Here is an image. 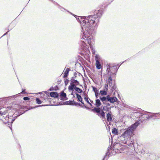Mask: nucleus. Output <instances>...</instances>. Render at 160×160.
<instances>
[{
    "instance_id": "nucleus-27",
    "label": "nucleus",
    "mask_w": 160,
    "mask_h": 160,
    "mask_svg": "<svg viewBox=\"0 0 160 160\" xmlns=\"http://www.w3.org/2000/svg\"><path fill=\"white\" fill-rule=\"evenodd\" d=\"M103 111H108L109 110L108 108V107L106 106H104L103 107Z\"/></svg>"
},
{
    "instance_id": "nucleus-31",
    "label": "nucleus",
    "mask_w": 160,
    "mask_h": 160,
    "mask_svg": "<svg viewBox=\"0 0 160 160\" xmlns=\"http://www.w3.org/2000/svg\"><path fill=\"white\" fill-rule=\"evenodd\" d=\"M84 99L85 100V101L88 103H89V102L88 100V98H87L86 97H85L84 98Z\"/></svg>"
},
{
    "instance_id": "nucleus-36",
    "label": "nucleus",
    "mask_w": 160,
    "mask_h": 160,
    "mask_svg": "<svg viewBox=\"0 0 160 160\" xmlns=\"http://www.w3.org/2000/svg\"><path fill=\"white\" fill-rule=\"evenodd\" d=\"M25 89H22V93H25L24 92L25 91Z\"/></svg>"
},
{
    "instance_id": "nucleus-17",
    "label": "nucleus",
    "mask_w": 160,
    "mask_h": 160,
    "mask_svg": "<svg viewBox=\"0 0 160 160\" xmlns=\"http://www.w3.org/2000/svg\"><path fill=\"white\" fill-rule=\"evenodd\" d=\"M50 96L51 97L57 98L58 97V94L56 92H52L50 93Z\"/></svg>"
},
{
    "instance_id": "nucleus-1",
    "label": "nucleus",
    "mask_w": 160,
    "mask_h": 160,
    "mask_svg": "<svg viewBox=\"0 0 160 160\" xmlns=\"http://www.w3.org/2000/svg\"><path fill=\"white\" fill-rule=\"evenodd\" d=\"M102 14V10H97L93 15L81 18L82 29L86 30L87 28L91 27L90 29L92 31V33L94 30L97 28L99 18L101 16Z\"/></svg>"
},
{
    "instance_id": "nucleus-11",
    "label": "nucleus",
    "mask_w": 160,
    "mask_h": 160,
    "mask_svg": "<svg viewBox=\"0 0 160 160\" xmlns=\"http://www.w3.org/2000/svg\"><path fill=\"white\" fill-rule=\"evenodd\" d=\"M70 83L71 84H72L74 86H76L77 85H79V83L78 81L73 78L71 79Z\"/></svg>"
},
{
    "instance_id": "nucleus-29",
    "label": "nucleus",
    "mask_w": 160,
    "mask_h": 160,
    "mask_svg": "<svg viewBox=\"0 0 160 160\" xmlns=\"http://www.w3.org/2000/svg\"><path fill=\"white\" fill-rule=\"evenodd\" d=\"M108 84H105V85L104 86V90H105L107 91L108 89Z\"/></svg>"
},
{
    "instance_id": "nucleus-43",
    "label": "nucleus",
    "mask_w": 160,
    "mask_h": 160,
    "mask_svg": "<svg viewBox=\"0 0 160 160\" xmlns=\"http://www.w3.org/2000/svg\"><path fill=\"white\" fill-rule=\"evenodd\" d=\"M90 102H91V103H93V101H91V100H90Z\"/></svg>"
},
{
    "instance_id": "nucleus-7",
    "label": "nucleus",
    "mask_w": 160,
    "mask_h": 160,
    "mask_svg": "<svg viewBox=\"0 0 160 160\" xmlns=\"http://www.w3.org/2000/svg\"><path fill=\"white\" fill-rule=\"evenodd\" d=\"M116 68L115 66L111 67L109 65H108L107 66V72L108 75H109L110 74H111L112 75H115V71L114 69H115V68Z\"/></svg>"
},
{
    "instance_id": "nucleus-42",
    "label": "nucleus",
    "mask_w": 160,
    "mask_h": 160,
    "mask_svg": "<svg viewBox=\"0 0 160 160\" xmlns=\"http://www.w3.org/2000/svg\"><path fill=\"white\" fill-rule=\"evenodd\" d=\"M64 10H65L64 9V8H62V9H61V10L62 11H64Z\"/></svg>"
},
{
    "instance_id": "nucleus-28",
    "label": "nucleus",
    "mask_w": 160,
    "mask_h": 160,
    "mask_svg": "<svg viewBox=\"0 0 160 160\" xmlns=\"http://www.w3.org/2000/svg\"><path fill=\"white\" fill-rule=\"evenodd\" d=\"M61 95L64 97V98H65L66 97V94L64 93L63 92H62L61 93Z\"/></svg>"
},
{
    "instance_id": "nucleus-9",
    "label": "nucleus",
    "mask_w": 160,
    "mask_h": 160,
    "mask_svg": "<svg viewBox=\"0 0 160 160\" xmlns=\"http://www.w3.org/2000/svg\"><path fill=\"white\" fill-rule=\"evenodd\" d=\"M108 101H109L111 103H114L117 102L118 99L115 97H110L109 95L107 96Z\"/></svg>"
},
{
    "instance_id": "nucleus-39",
    "label": "nucleus",
    "mask_w": 160,
    "mask_h": 160,
    "mask_svg": "<svg viewBox=\"0 0 160 160\" xmlns=\"http://www.w3.org/2000/svg\"><path fill=\"white\" fill-rule=\"evenodd\" d=\"M73 91H72V92L71 93V95H73Z\"/></svg>"
},
{
    "instance_id": "nucleus-15",
    "label": "nucleus",
    "mask_w": 160,
    "mask_h": 160,
    "mask_svg": "<svg viewBox=\"0 0 160 160\" xmlns=\"http://www.w3.org/2000/svg\"><path fill=\"white\" fill-rule=\"evenodd\" d=\"M102 62H95V66L97 69H100L102 68Z\"/></svg>"
},
{
    "instance_id": "nucleus-22",
    "label": "nucleus",
    "mask_w": 160,
    "mask_h": 160,
    "mask_svg": "<svg viewBox=\"0 0 160 160\" xmlns=\"http://www.w3.org/2000/svg\"><path fill=\"white\" fill-rule=\"evenodd\" d=\"M108 75L109 76V77L108 79V83H110V82H111L112 81V77H113V76H115V75H112L111 74H110V75Z\"/></svg>"
},
{
    "instance_id": "nucleus-12",
    "label": "nucleus",
    "mask_w": 160,
    "mask_h": 160,
    "mask_svg": "<svg viewBox=\"0 0 160 160\" xmlns=\"http://www.w3.org/2000/svg\"><path fill=\"white\" fill-rule=\"evenodd\" d=\"M70 70V69L69 68H65L63 72H64V75H63V77L64 78H66L67 77V76L68 75V73L69 72V71Z\"/></svg>"
},
{
    "instance_id": "nucleus-33",
    "label": "nucleus",
    "mask_w": 160,
    "mask_h": 160,
    "mask_svg": "<svg viewBox=\"0 0 160 160\" xmlns=\"http://www.w3.org/2000/svg\"><path fill=\"white\" fill-rule=\"evenodd\" d=\"M110 87H112V88H113V85L112 84V82H110V83H108Z\"/></svg>"
},
{
    "instance_id": "nucleus-48",
    "label": "nucleus",
    "mask_w": 160,
    "mask_h": 160,
    "mask_svg": "<svg viewBox=\"0 0 160 160\" xmlns=\"http://www.w3.org/2000/svg\"><path fill=\"white\" fill-rule=\"evenodd\" d=\"M49 90L51 91V89H49Z\"/></svg>"
},
{
    "instance_id": "nucleus-18",
    "label": "nucleus",
    "mask_w": 160,
    "mask_h": 160,
    "mask_svg": "<svg viewBox=\"0 0 160 160\" xmlns=\"http://www.w3.org/2000/svg\"><path fill=\"white\" fill-rule=\"evenodd\" d=\"M70 85L69 86L68 88V90L69 91H72L73 90V89H74L75 90V88L76 86H74L72 84H71V83H70Z\"/></svg>"
},
{
    "instance_id": "nucleus-21",
    "label": "nucleus",
    "mask_w": 160,
    "mask_h": 160,
    "mask_svg": "<svg viewBox=\"0 0 160 160\" xmlns=\"http://www.w3.org/2000/svg\"><path fill=\"white\" fill-rule=\"evenodd\" d=\"M100 99L102 101L104 102H106L108 101L107 96L106 97H100Z\"/></svg>"
},
{
    "instance_id": "nucleus-24",
    "label": "nucleus",
    "mask_w": 160,
    "mask_h": 160,
    "mask_svg": "<svg viewBox=\"0 0 160 160\" xmlns=\"http://www.w3.org/2000/svg\"><path fill=\"white\" fill-rule=\"evenodd\" d=\"M75 90L79 93H81L82 92V89L76 87L75 88Z\"/></svg>"
},
{
    "instance_id": "nucleus-6",
    "label": "nucleus",
    "mask_w": 160,
    "mask_h": 160,
    "mask_svg": "<svg viewBox=\"0 0 160 160\" xmlns=\"http://www.w3.org/2000/svg\"><path fill=\"white\" fill-rule=\"evenodd\" d=\"M92 111L93 112L97 113V115L100 118H105V113L102 110L101 112V108H94L92 110Z\"/></svg>"
},
{
    "instance_id": "nucleus-34",
    "label": "nucleus",
    "mask_w": 160,
    "mask_h": 160,
    "mask_svg": "<svg viewBox=\"0 0 160 160\" xmlns=\"http://www.w3.org/2000/svg\"><path fill=\"white\" fill-rule=\"evenodd\" d=\"M95 96H96V97L97 98L98 95V92H96V93H95Z\"/></svg>"
},
{
    "instance_id": "nucleus-20",
    "label": "nucleus",
    "mask_w": 160,
    "mask_h": 160,
    "mask_svg": "<svg viewBox=\"0 0 160 160\" xmlns=\"http://www.w3.org/2000/svg\"><path fill=\"white\" fill-rule=\"evenodd\" d=\"M125 147L124 146H122V147L119 150L117 151V152H118V153H122L123 152V151L125 149Z\"/></svg>"
},
{
    "instance_id": "nucleus-25",
    "label": "nucleus",
    "mask_w": 160,
    "mask_h": 160,
    "mask_svg": "<svg viewBox=\"0 0 160 160\" xmlns=\"http://www.w3.org/2000/svg\"><path fill=\"white\" fill-rule=\"evenodd\" d=\"M112 133L115 135H117L118 133V130L115 128H113L112 130Z\"/></svg>"
},
{
    "instance_id": "nucleus-35",
    "label": "nucleus",
    "mask_w": 160,
    "mask_h": 160,
    "mask_svg": "<svg viewBox=\"0 0 160 160\" xmlns=\"http://www.w3.org/2000/svg\"><path fill=\"white\" fill-rule=\"evenodd\" d=\"M107 154H108V152H107L106 153V154L105 155V156H104V157L102 160H104L105 159V158L107 156Z\"/></svg>"
},
{
    "instance_id": "nucleus-5",
    "label": "nucleus",
    "mask_w": 160,
    "mask_h": 160,
    "mask_svg": "<svg viewBox=\"0 0 160 160\" xmlns=\"http://www.w3.org/2000/svg\"><path fill=\"white\" fill-rule=\"evenodd\" d=\"M82 35H83V34H82ZM92 38L93 42L92 43H91V44H90L88 43V41L87 40L86 38H85V39H84V38L83 39V38L82 37V38H81L82 40L81 42V46L83 48H85L86 47V44L85 42L84 41H83V40H86L88 42V44H89L90 48H91L92 49V53H95V51L94 49L92 47V45L94 43V41L92 38Z\"/></svg>"
},
{
    "instance_id": "nucleus-16",
    "label": "nucleus",
    "mask_w": 160,
    "mask_h": 160,
    "mask_svg": "<svg viewBox=\"0 0 160 160\" xmlns=\"http://www.w3.org/2000/svg\"><path fill=\"white\" fill-rule=\"evenodd\" d=\"M101 105V103L100 102V100L99 99H97L96 100V102L95 105L96 106V108H99V107Z\"/></svg>"
},
{
    "instance_id": "nucleus-13",
    "label": "nucleus",
    "mask_w": 160,
    "mask_h": 160,
    "mask_svg": "<svg viewBox=\"0 0 160 160\" xmlns=\"http://www.w3.org/2000/svg\"><path fill=\"white\" fill-rule=\"evenodd\" d=\"M76 94L77 96V97L78 99V101L81 102V103L83 104H84V102L83 101L82 98L81 96L78 94L77 93H76Z\"/></svg>"
},
{
    "instance_id": "nucleus-32",
    "label": "nucleus",
    "mask_w": 160,
    "mask_h": 160,
    "mask_svg": "<svg viewBox=\"0 0 160 160\" xmlns=\"http://www.w3.org/2000/svg\"><path fill=\"white\" fill-rule=\"evenodd\" d=\"M23 99L24 100H29L30 99V98H29L28 97H25L23 98Z\"/></svg>"
},
{
    "instance_id": "nucleus-3",
    "label": "nucleus",
    "mask_w": 160,
    "mask_h": 160,
    "mask_svg": "<svg viewBox=\"0 0 160 160\" xmlns=\"http://www.w3.org/2000/svg\"><path fill=\"white\" fill-rule=\"evenodd\" d=\"M140 123L139 122H136L131 126L128 128L122 134V136L124 138H129L132 134L134 130Z\"/></svg>"
},
{
    "instance_id": "nucleus-37",
    "label": "nucleus",
    "mask_w": 160,
    "mask_h": 160,
    "mask_svg": "<svg viewBox=\"0 0 160 160\" xmlns=\"http://www.w3.org/2000/svg\"><path fill=\"white\" fill-rule=\"evenodd\" d=\"M48 105H39L37 107H41L42 106H48Z\"/></svg>"
},
{
    "instance_id": "nucleus-47",
    "label": "nucleus",
    "mask_w": 160,
    "mask_h": 160,
    "mask_svg": "<svg viewBox=\"0 0 160 160\" xmlns=\"http://www.w3.org/2000/svg\"><path fill=\"white\" fill-rule=\"evenodd\" d=\"M78 105H79V106H80V104L79 103L78 104Z\"/></svg>"
},
{
    "instance_id": "nucleus-4",
    "label": "nucleus",
    "mask_w": 160,
    "mask_h": 160,
    "mask_svg": "<svg viewBox=\"0 0 160 160\" xmlns=\"http://www.w3.org/2000/svg\"><path fill=\"white\" fill-rule=\"evenodd\" d=\"M7 111L6 110V109L5 108H3L0 109V116H1L4 118V119H5V120H3V122L5 124L8 123V125H11L12 123V122L15 120V118L14 119H11V117H10V118H9V117L8 115L7 114Z\"/></svg>"
},
{
    "instance_id": "nucleus-23",
    "label": "nucleus",
    "mask_w": 160,
    "mask_h": 160,
    "mask_svg": "<svg viewBox=\"0 0 160 160\" xmlns=\"http://www.w3.org/2000/svg\"><path fill=\"white\" fill-rule=\"evenodd\" d=\"M107 91L104 90H101L100 91V93L101 95L102 96L106 95L107 94Z\"/></svg>"
},
{
    "instance_id": "nucleus-41",
    "label": "nucleus",
    "mask_w": 160,
    "mask_h": 160,
    "mask_svg": "<svg viewBox=\"0 0 160 160\" xmlns=\"http://www.w3.org/2000/svg\"><path fill=\"white\" fill-rule=\"evenodd\" d=\"M70 14H72V15H73V16H74V17H75L76 15H74V14H72V13H71V12H70Z\"/></svg>"
},
{
    "instance_id": "nucleus-49",
    "label": "nucleus",
    "mask_w": 160,
    "mask_h": 160,
    "mask_svg": "<svg viewBox=\"0 0 160 160\" xmlns=\"http://www.w3.org/2000/svg\"><path fill=\"white\" fill-rule=\"evenodd\" d=\"M107 160V159H106V160Z\"/></svg>"
},
{
    "instance_id": "nucleus-40",
    "label": "nucleus",
    "mask_w": 160,
    "mask_h": 160,
    "mask_svg": "<svg viewBox=\"0 0 160 160\" xmlns=\"http://www.w3.org/2000/svg\"><path fill=\"white\" fill-rule=\"evenodd\" d=\"M8 32H6V33H5V34L3 35V36H4V35H6V34H7V33H8Z\"/></svg>"
},
{
    "instance_id": "nucleus-26",
    "label": "nucleus",
    "mask_w": 160,
    "mask_h": 160,
    "mask_svg": "<svg viewBox=\"0 0 160 160\" xmlns=\"http://www.w3.org/2000/svg\"><path fill=\"white\" fill-rule=\"evenodd\" d=\"M36 101L37 103L39 104H41L42 102L38 98H36Z\"/></svg>"
},
{
    "instance_id": "nucleus-38",
    "label": "nucleus",
    "mask_w": 160,
    "mask_h": 160,
    "mask_svg": "<svg viewBox=\"0 0 160 160\" xmlns=\"http://www.w3.org/2000/svg\"><path fill=\"white\" fill-rule=\"evenodd\" d=\"M91 106H92V104L90 102H89V103H88Z\"/></svg>"
},
{
    "instance_id": "nucleus-14",
    "label": "nucleus",
    "mask_w": 160,
    "mask_h": 160,
    "mask_svg": "<svg viewBox=\"0 0 160 160\" xmlns=\"http://www.w3.org/2000/svg\"><path fill=\"white\" fill-rule=\"evenodd\" d=\"M95 62H102V58L99 55H97L95 56Z\"/></svg>"
},
{
    "instance_id": "nucleus-45",
    "label": "nucleus",
    "mask_w": 160,
    "mask_h": 160,
    "mask_svg": "<svg viewBox=\"0 0 160 160\" xmlns=\"http://www.w3.org/2000/svg\"><path fill=\"white\" fill-rule=\"evenodd\" d=\"M85 107L86 108H88V107H87L86 106H85Z\"/></svg>"
},
{
    "instance_id": "nucleus-10",
    "label": "nucleus",
    "mask_w": 160,
    "mask_h": 160,
    "mask_svg": "<svg viewBox=\"0 0 160 160\" xmlns=\"http://www.w3.org/2000/svg\"><path fill=\"white\" fill-rule=\"evenodd\" d=\"M122 146V145H121L120 143H117L115 144L113 147L115 151V152H117L120 148H121Z\"/></svg>"
},
{
    "instance_id": "nucleus-44",
    "label": "nucleus",
    "mask_w": 160,
    "mask_h": 160,
    "mask_svg": "<svg viewBox=\"0 0 160 160\" xmlns=\"http://www.w3.org/2000/svg\"><path fill=\"white\" fill-rule=\"evenodd\" d=\"M73 97L74 98H75V96H74V95H73Z\"/></svg>"
},
{
    "instance_id": "nucleus-30",
    "label": "nucleus",
    "mask_w": 160,
    "mask_h": 160,
    "mask_svg": "<svg viewBox=\"0 0 160 160\" xmlns=\"http://www.w3.org/2000/svg\"><path fill=\"white\" fill-rule=\"evenodd\" d=\"M93 90L95 93H96V92H98V90L97 88L94 87H93Z\"/></svg>"
},
{
    "instance_id": "nucleus-2",
    "label": "nucleus",
    "mask_w": 160,
    "mask_h": 160,
    "mask_svg": "<svg viewBox=\"0 0 160 160\" xmlns=\"http://www.w3.org/2000/svg\"><path fill=\"white\" fill-rule=\"evenodd\" d=\"M85 16L76 17L77 20L80 22L81 27L82 28L81 32L83 33L82 38H86L88 43L91 44L93 42V40L92 38V31L90 29L91 27L87 28L86 30L83 29L82 26V20L81 18L85 17Z\"/></svg>"
},
{
    "instance_id": "nucleus-8",
    "label": "nucleus",
    "mask_w": 160,
    "mask_h": 160,
    "mask_svg": "<svg viewBox=\"0 0 160 160\" xmlns=\"http://www.w3.org/2000/svg\"><path fill=\"white\" fill-rule=\"evenodd\" d=\"M159 115H160V113H155L153 114L149 113L148 114L145 115V117L147 119H148L151 118H153L154 117H158V116Z\"/></svg>"
},
{
    "instance_id": "nucleus-46",
    "label": "nucleus",
    "mask_w": 160,
    "mask_h": 160,
    "mask_svg": "<svg viewBox=\"0 0 160 160\" xmlns=\"http://www.w3.org/2000/svg\"><path fill=\"white\" fill-rule=\"evenodd\" d=\"M15 96H11V97H14Z\"/></svg>"
},
{
    "instance_id": "nucleus-19",
    "label": "nucleus",
    "mask_w": 160,
    "mask_h": 160,
    "mask_svg": "<svg viewBox=\"0 0 160 160\" xmlns=\"http://www.w3.org/2000/svg\"><path fill=\"white\" fill-rule=\"evenodd\" d=\"M107 121L108 122L111 121L112 120V118L111 114L108 113L107 115Z\"/></svg>"
}]
</instances>
